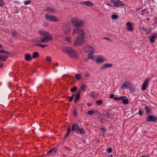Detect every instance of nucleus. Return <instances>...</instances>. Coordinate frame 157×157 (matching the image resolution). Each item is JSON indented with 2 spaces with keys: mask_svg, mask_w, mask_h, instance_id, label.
I'll list each match as a JSON object with an SVG mask.
<instances>
[{
  "mask_svg": "<svg viewBox=\"0 0 157 157\" xmlns=\"http://www.w3.org/2000/svg\"><path fill=\"white\" fill-rule=\"evenodd\" d=\"M40 35L44 38L42 39L37 40L36 41L40 42L46 43L49 40H52V36L48 33L44 31H40L39 32Z\"/></svg>",
  "mask_w": 157,
  "mask_h": 157,
  "instance_id": "1",
  "label": "nucleus"
},
{
  "mask_svg": "<svg viewBox=\"0 0 157 157\" xmlns=\"http://www.w3.org/2000/svg\"><path fill=\"white\" fill-rule=\"evenodd\" d=\"M62 51L68 54L69 56L72 58H76L78 55L77 52L73 48L69 47H66L62 49Z\"/></svg>",
  "mask_w": 157,
  "mask_h": 157,
  "instance_id": "2",
  "label": "nucleus"
},
{
  "mask_svg": "<svg viewBox=\"0 0 157 157\" xmlns=\"http://www.w3.org/2000/svg\"><path fill=\"white\" fill-rule=\"evenodd\" d=\"M71 22L72 24L76 27L78 28H82L85 26V22L78 17L72 18L71 20Z\"/></svg>",
  "mask_w": 157,
  "mask_h": 157,
  "instance_id": "3",
  "label": "nucleus"
},
{
  "mask_svg": "<svg viewBox=\"0 0 157 157\" xmlns=\"http://www.w3.org/2000/svg\"><path fill=\"white\" fill-rule=\"evenodd\" d=\"M85 37L84 36L78 37L74 43V45L75 46H81L84 42Z\"/></svg>",
  "mask_w": 157,
  "mask_h": 157,
  "instance_id": "4",
  "label": "nucleus"
},
{
  "mask_svg": "<svg viewBox=\"0 0 157 157\" xmlns=\"http://www.w3.org/2000/svg\"><path fill=\"white\" fill-rule=\"evenodd\" d=\"M83 51L85 53L88 54H93L95 52L93 48L89 45H86L83 48Z\"/></svg>",
  "mask_w": 157,
  "mask_h": 157,
  "instance_id": "5",
  "label": "nucleus"
},
{
  "mask_svg": "<svg viewBox=\"0 0 157 157\" xmlns=\"http://www.w3.org/2000/svg\"><path fill=\"white\" fill-rule=\"evenodd\" d=\"M77 34L78 36V37L84 36L85 34L84 30H73L72 33V35H74Z\"/></svg>",
  "mask_w": 157,
  "mask_h": 157,
  "instance_id": "6",
  "label": "nucleus"
},
{
  "mask_svg": "<svg viewBox=\"0 0 157 157\" xmlns=\"http://www.w3.org/2000/svg\"><path fill=\"white\" fill-rule=\"evenodd\" d=\"M45 17L47 20L52 22H58L59 20L56 17L47 14H45Z\"/></svg>",
  "mask_w": 157,
  "mask_h": 157,
  "instance_id": "7",
  "label": "nucleus"
},
{
  "mask_svg": "<svg viewBox=\"0 0 157 157\" xmlns=\"http://www.w3.org/2000/svg\"><path fill=\"white\" fill-rule=\"evenodd\" d=\"M110 1L113 4L114 7H118L124 5L123 2L119 0H110Z\"/></svg>",
  "mask_w": 157,
  "mask_h": 157,
  "instance_id": "8",
  "label": "nucleus"
},
{
  "mask_svg": "<svg viewBox=\"0 0 157 157\" xmlns=\"http://www.w3.org/2000/svg\"><path fill=\"white\" fill-rule=\"evenodd\" d=\"M95 59L94 61L97 63H101L103 62L104 61V59L103 57L100 56H95Z\"/></svg>",
  "mask_w": 157,
  "mask_h": 157,
  "instance_id": "9",
  "label": "nucleus"
},
{
  "mask_svg": "<svg viewBox=\"0 0 157 157\" xmlns=\"http://www.w3.org/2000/svg\"><path fill=\"white\" fill-rule=\"evenodd\" d=\"M131 83L130 82L125 81L122 84L121 86V89L128 88L130 87Z\"/></svg>",
  "mask_w": 157,
  "mask_h": 157,
  "instance_id": "10",
  "label": "nucleus"
},
{
  "mask_svg": "<svg viewBox=\"0 0 157 157\" xmlns=\"http://www.w3.org/2000/svg\"><path fill=\"white\" fill-rule=\"evenodd\" d=\"M150 81V79L148 78L144 81L142 87V90H146V88L147 87V86Z\"/></svg>",
  "mask_w": 157,
  "mask_h": 157,
  "instance_id": "11",
  "label": "nucleus"
},
{
  "mask_svg": "<svg viewBox=\"0 0 157 157\" xmlns=\"http://www.w3.org/2000/svg\"><path fill=\"white\" fill-rule=\"evenodd\" d=\"M146 119L147 121L150 122L151 121H155L157 120V118L154 116L149 115L147 116Z\"/></svg>",
  "mask_w": 157,
  "mask_h": 157,
  "instance_id": "12",
  "label": "nucleus"
},
{
  "mask_svg": "<svg viewBox=\"0 0 157 157\" xmlns=\"http://www.w3.org/2000/svg\"><path fill=\"white\" fill-rule=\"evenodd\" d=\"M112 64L111 63H104L101 66L100 69L101 70L105 69V68H109L111 67Z\"/></svg>",
  "mask_w": 157,
  "mask_h": 157,
  "instance_id": "13",
  "label": "nucleus"
},
{
  "mask_svg": "<svg viewBox=\"0 0 157 157\" xmlns=\"http://www.w3.org/2000/svg\"><path fill=\"white\" fill-rule=\"evenodd\" d=\"M157 38V33L153 34L149 38L150 39V42L152 44L153 43L155 40Z\"/></svg>",
  "mask_w": 157,
  "mask_h": 157,
  "instance_id": "14",
  "label": "nucleus"
},
{
  "mask_svg": "<svg viewBox=\"0 0 157 157\" xmlns=\"http://www.w3.org/2000/svg\"><path fill=\"white\" fill-rule=\"evenodd\" d=\"M25 59L27 61H30L32 59V58L30 54H26L24 56Z\"/></svg>",
  "mask_w": 157,
  "mask_h": 157,
  "instance_id": "15",
  "label": "nucleus"
},
{
  "mask_svg": "<svg viewBox=\"0 0 157 157\" xmlns=\"http://www.w3.org/2000/svg\"><path fill=\"white\" fill-rule=\"evenodd\" d=\"M81 3L88 6H94L93 4L91 2L89 1L83 2Z\"/></svg>",
  "mask_w": 157,
  "mask_h": 157,
  "instance_id": "16",
  "label": "nucleus"
},
{
  "mask_svg": "<svg viewBox=\"0 0 157 157\" xmlns=\"http://www.w3.org/2000/svg\"><path fill=\"white\" fill-rule=\"evenodd\" d=\"M127 25V29H133V28L132 23L130 22H128L126 23Z\"/></svg>",
  "mask_w": 157,
  "mask_h": 157,
  "instance_id": "17",
  "label": "nucleus"
},
{
  "mask_svg": "<svg viewBox=\"0 0 157 157\" xmlns=\"http://www.w3.org/2000/svg\"><path fill=\"white\" fill-rule=\"evenodd\" d=\"M7 58V56L0 55V62L6 61Z\"/></svg>",
  "mask_w": 157,
  "mask_h": 157,
  "instance_id": "18",
  "label": "nucleus"
},
{
  "mask_svg": "<svg viewBox=\"0 0 157 157\" xmlns=\"http://www.w3.org/2000/svg\"><path fill=\"white\" fill-rule=\"evenodd\" d=\"M79 126L76 124H74L72 125L71 130L74 131L75 130H78L79 129Z\"/></svg>",
  "mask_w": 157,
  "mask_h": 157,
  "instance_id": "19",
  "label": "nucleus"
},
{
  "mask_svg": "<svg viewBox=\"0 0 157 157\" xmlns=\"http://www.w3.org/2000/svg\"><path fill=\"white\" fill-rule=\"evenodd\" d=\"M53 151H54V153H55L57 151V150L55 147H53L46 153V155H49Z\"/></svg>",
  "mask_w": 157,
  "mask_h": 157,
  "instance_id": "20",
  "label": "nucleus"
},
{
  "mask_svg": "<svg viewBox=\"0 0 157 157\" xmlns=\"http://www.w3.org/2000/svg\"><path fill=\"white\" fill-rule=\"evenodd\" d=\"M92 55L89 54L88 56V58L89 59H92L93 61H94L95 59V57L96 56Z\"/></svg>",
  "mask_w": 157,
  "mask_h": 157,
  "instance_id": "21",
  "label": "nucleus"
},
{
  "mask_svg": "<svg viewBox=\"0 0 157 157\" xmlns=\"http://www.w3.org/2000/svg\"><path fill=\"white\" fill-rule=\"evenodd\" d=\"M46 10L52 13H54L55 12L54 9L49 7H47L46 8Z\"/></svg>",
  "mask_w": 157,
  "mask_h": 157,
  "instance_id": "22",
  "label": "nucleus"
},
{
  "mask_svg": "<svg viewBox=\"0 0 157 157\" xmlns=\"http://www.w3.org/2000/svg\"><path fill=\"white\" fill-rule=\"evenodd\" d=\"M39 56V54L37 52H35L33 54V57L34 59H35Z\"/></svg>",
  "mask_w": 157,
  "mask_h": 157,
  "instance_id": "23",
  "label": "nucleus"
},
{
  "mask_svg": "<svg viewBox=\"0 0 157 157\" xmlns=\"http://www.w3.org/2000/svg\"><path fill=\"white\" fill-rule=\"evenodd\" d=\"M75 96L74 99V102L76 103L79 98L80 96L76 94H75Z\"/></svg>",
  "mask_w": 157,
  "mask_h": 157,
  "instance_id": "24",
  "label": "nucleus"
},
{
  "mask_svg": "<svg viewBox=\"0 0 157 157\" xmlns=\"http://www.w3.org/2000/svg\"><path fill=\"white\" fill-rule=\"evenodd\" d=\"M75 77L77 80H80L81 78V75L79 74H76L75 75Z\"/></svg>",
  "mask_w": 157,
  "mask_h": 157,
  "instance_id": "25",
  "label": "nucleus"
},
{
  "mask_svg": "<svg viewBox=\"0 0 157 157\" xmlns=\"http://www.w3.org/2000/svg\"><path fill=\"white\" fill-rule=\"evenodd\" d=\"M122 102L124 104L126 105L128 103V100L127 98L124 99L122 100Z\"/></svg>",
  "mask_w": 157,
  "mask_h": 157,
  "instance_id": "26",
  "label": "nucleus"
},
{
  "mask_svg": "<svg viewBox=\"0 0 157 157\" xmlns=\"http://www.w3.org/2000/svg\"><path fill=\"white\" fill-rule=\"evenodd\" d=\"M111 17L113 20H116L118 18V16L117 14L112 15Z\"/></svg>",
  "mask_w": 157,
  "mask_h": 157,
  "instance_id": "27",
  "label": "nucleus"
},
{
  "mask_svg": "<svg viewBox=\"0 0 157 157\" xmlns=\"http://www.w3.org/2000/svg\"><path fill=\"white\" fill-rule=\"evenodd\" d=\"M71 37H65L64 38L65 41H67L69 43H71Z\"/></svg>",
  "mask_w": 157,
  "mask_h": 157,
  "instance_id": "28",
  "label": "nucleus"
},
{
  "mask_svg": "<svg viewBox=\"0 0 157 157\" xmlns=\"http://www.w3.org/2000/svg\"><path fill=\"white\" fill-rule=\"evenodd\" d=\"M78 130L80 132L81 134H83L85 132V130L82 128H79V129H78Z\"/></svg>",
  "mask_w": 157,
  "mask_h": 157,
  "instance_id": "29",
  "label": "nucleus"
},
{
  "mask_svg": "<svg viewBox=\"0 0 157 157\" xmlns=\"http://www.w3.org/2000/svg\"><path fill=\"white\" fill-rule=\"evenodd\" d=\"M46 59L48 61H51L52 59L50 56H47L46 57Z\"/></svg>",
  "mask_w": 157,
  "mask_h": 157,
  "instance_id": "30",
  "label": "nucleus"
},
{
  "mask_svg": "<svg viewBox=\"0 0 157 157\" xmlns=\"http://www.w3.org/2000/svg\"><path fill=\"white\" fill-rule=\"evenodd\" d=\"M90 73L88 72H86L85 73V76L86 78H89L90 77Z\"/></svg>",
  "mask_w": 157,
  "mask_h": 157,
  "instance_id": "31",
  "label": "nucleus"
},
{
  "mask_svg": "<svg viewBox=\"0 0 157 157\" xmlns=\"http://www.w3.org/2000/svg\"><path fill=\"white\" fill-rule=\"evenodd\" d=\"M94 112V111L93 110H90L87 112V114L89 115H91Z\"/></svg>",
  "mask_w": 157,
  "mask_h": 157,
  "instance_id": "32",
  "label": "nucleus"
},
{
  "mask_svg": "<svg viewBox=\"0 0 157 157\" xmlns=\"http://www.w3.org/2000/svg\"><path fill=\"white\" fill-rule=\"evenodd\" d=\"M112 115V114L109 113H107L106 114V117L107 118H109Z\"/></svg>",
  "mask_w": 157,
  "mask_h": 157,
  "instance_id": "33",
  "label": "nucleus"
},
{
  "mask_svg": "<svg viewBox=\"0 0 157 157\" xmlns=\"http://www.w3.org/2000/svg\"><path fill=\"white\" fill-rule=\"evenodd\" d=\"M128 88H129L132 92H134L135 91V88L132 87V85L131 83V84L130 87H129Z\"/></svg>",
  "mask_w": 157,
  "mask_h": 157,
  "instance_id": "34",
  "label": "nucleus"
},
{
  "mask_svg": "<svg viewBox=\"0 0 157 157\" xmlns=\"http://www.w3.org/2000/svg\"><path fill=\"white\" fill-rule=\"evenodd\" d=\"M96 103L98 105H100L102 103V101L101 100H98L96 101Z\"/></svg>",
  "mask_w": 157,
  "mask_h": 157,
  "instance_id": "35",
  "label": "nucleus"
},
{
  "mask_svg": "<svg viewBox=\"0 0 157 157\" xmlns=\"http://www.w3.org/2000/svg\"><path fill=\"white\" fill-rule=\"evenodd\" d=\"M86 87V86L85 85H83L81 86V89L82 90L85 91Z\"/></svg>",
  "mask_w": 157,
  "mask_h": 157,
  "instance_id": "36",
  "label": "nucleus"
},
{
  "mask_svg": "<svg viewBox=\"0 0 157 157\" xmlns=\"http://www.w3.org/2000/svg\"><path fill=\"white\" fill-rule=\"evenodd\" d=\"M77 90V88L75 86L74 88H71V90L72 93H73L74 92V91H76Z\"/></svg>",
  "mask_w": 157,
  "mask_h": 157,
  "instance_id": "37",
  "label": "nucleus"
},
{
  "mask_svg": "<svg viewBox=\"0 0 157 157\" xmlns=\"http://www.w3.org/2000/svg\"><path fill=\"white\" fill-rule=\"evenodd\" d=\"M0 52H3L5 54H10V52H7V51H3V50H0Z\"/></svg>",
  "mask_w": 157,
  "mask_h": 157,
  "instance_id": "38",
  "label": "nucleus"
},
{
  "mask_svg": "<svg viewBox=\"0 0 157 157\" xmlns=\"http://www.w3.org/2000/svg\"><path fill=\"white\" fill-rule=\"evenodd\" d=\"M112 149L110 147L108 148L107 151V152L108 153H111L112 152Z\"/></svg>",
  "mask_w": 157,
  "mask_h": 157,
  "instance_id": "39",
  "label": "nucleus"
},
{
  "mask_svg": "<svg viewBox=\"0 0 157 157\" xmlns=\"http://www.w3.org/2000/svg\"><path fill=\"white\" fill-rule=\"evenodd\" d=\"M31 1H29V0L26 1H25V2H24V4L25 5H27L29 4H30L31 3Z\"/></svg>",
  "mask_w": 157,
  "mask_h": 157,
  "instance_id": "40",
  "label": "nucleus"
},
{
  "mask_svg": "<svg viewBox=\"0 0 157 157\" xmlns=\"http://www.w3.org/2000/svg\"><path fill=\"white\" fill-rule=\"evenodd\" d=\"M103 39H104V40H107L108 42H113L112 40H111L110 39L107 38V37L104 38H103Z\"/></svg>",
  "mask_w": 157,
  "mask_h": 157,
  "instance_id": "41",
  "label": "nucleus"
},
{
  "mask_svg": "<svg viewBox=\"0 0 157 157\" xmlns=\"http://www.w3.org/2000/svg\"><path fill=\"white\" fill-rule=\"evenodd\" d=\"M4 5V2L2 0H0V6H2Z\"/></svg>",
  "mask_w": 157,
  "mask_h": 157,
  "instance_id": "42",
  "label": "nucleus"
},
{
  "mask_svg": "<svg viewBox=\"0 0 157 157\" xmlns=\"http://www.w3.org/2000/svg\"><path fill=\"white\" fill-rule=\"evenodd\" d=\"M145 109L146 110V113H147L149 112H150V109L149 108L147 107H145Z\"/></svg>",
  "mask_w": 157,
  "mask_h": 157,
  "instance_id": "43",
  "label": "nucleus"
},
{
  "mask_svg": "<svg viewBox=\"0 0 157 157\" xmlns=\"http://www.w3.org/2000/svg\"><path fill=\"white\" fill-rule=\"evenodd\" d=\"M124 97L123 96H121L119 97L118 98L117 100L120 101L123 98H124Z\"/></svg>",
  "mask_w": 157,
  "mask_h": 157,
  "instance_id": "44",
  "label": "nucleus"
},
{
  "mask_svg": "<svg viewBox=\"0 0 157 157\" xmlns=\"http://www.w3.org/2000/svg\"><path fill=\"white\" fill-rule=\"evenodd\" d=\"M81 93V90H78V91L75 94L79 95L80 96V94Z\"/></svg>",
  "mask_w": 157,
  "mask_h": 157,
  "instance_id": "45",
  "label": "nucleus"
},
{
  "mask_svg": "<svg viewBox=\"0 0 157 157\" xmlns=\"http://www.w3.org/2000/svg\"><path fill=\"white\" fill-rule=\"evenodd\" d=\"M69 99V101H71L73 99V96H70V97H69V98H68Z\"/></svg>",
  "mask_w": 157,
  "mask_h": 157,
  "instance_id": "46",
  "label": "nucleus"
},
{
  "mask_svg": "<svg viewBox=\"0 0 157 157\" xmlns=\"http://www.w3.org/2000/svg\"><path fill=\"white\" fill-rule=\"evenodd\" d=\"M12 35L13 37H15L16 35V32H14L13 33H12Z\"/></svg>",
  "mask_w": 157,
  "mask_h": 157,
  "instance_id": "47",
  "label": "nucleus"
},
{
  "mask_svg": "<svg viewBox=\"0 0 157 157\" xmlns=\"http://www.w3.org/2000/svg\"><path fill=\"white\" fill-rule=\"evenodd\" d=\"M147 11V10L146 9H144L142 10V12H143L142 14H143L144 13H145V12Z\"/></svg>",
  "mask_w": 157,
  "mask_h": 157,
  "instance_id": "48",
  "label": "nucleus"
},
{
  "mask_svg": "<svg viewBox=\"0 0 157 157\" xmlns=\"http://www.w3.org/2000/svg\"><path fill=\"white\" fill-rule=\"evenodd\" d=\"M139 113L141 115H143V112L141 111H139Z\"/></svg>",
  "mask_w": 157,
  "mask_h": 157,
  "instance_id": "49",
  "label": "nucleus"
},
{
  "mask_svg": "<svg viewBox=\"0 0 157 157\" xmlns=\"http://www.w3.org/2000/svg\"><path fill=\"white\" fill-rule=\"evenodd\" d=\"M69 132H68V131H67V133H66V135H65V138H66V137L68 135V134H69Z\"/></svg>",
  "mask_w": 157,
  "mask_h": 157,
  "instance_id": "50",
  "label": "nucleus"
},
{
  "mask_svg": "<svg viewBox=\"0 0 157 157\" xmlns=\"http://www.w3.org/2000/svg\"><path fill=\"white\" fill-rule=\"evenodd\" d=\"M47 46L48 45H42L41 44L40 46L41 47H42V48H44L45 47Z\"/></svg>",
  "mask_w": 157,
  "mask_h": 157,
  "instance_id": "51",
  "label": "nucleus"
},
{
  "mask_svg": "<svg viewBox=\"0 0 157 157\" xmlns=\"http://www.w3.org/2000/svg\"><path fill=\"white\" fill-rule=\"evenodd\" d=\"M114 97V95L113 94H111L110 96V98H113Z\"/></svg>",
  "mask_w": 157,
  "mask_h": 157,
  "instance_id": "52",
  "label": "nucleus"
},
{
  "mask_svg": "<svg viewBox=\"0 0 157 157\" xmlns=\"http://www.w3.org/2000/svg\"><path fill=\"white\" fill-rule=\"evenodd\" d=\"M101 130L104 132L105 131V128H101Z\"/></svg>",
  "mask_w": 157,
  "mask_h": 157,
  "instance_id": "53",
  "label": "nucleus"
},
{
  "mask_svg": "<svg viewBox=\"0 0 157 157\" xmlns=\"http://www.w3.org/2000/svg\"><path fill=\"white\" fill-rule=\"evenodd\" d=\"M118 98L116 97H114L113 99L114 100H117Z\"/></svg>",
  "mask_w": 157,
  "mask_h": 157,
  "instance_id": "54",
  "label": "nucleus"
},
{
  "mask_svg": "<svg viewBox=\"0 0 157 157\" xmlns=\"http://www.w3.org/2000/svg\"><path fill=\"white\" fill-rule=\"evenodd\" d=\"M74 116H75V117H76L77 116V114H76V112L75 111L74 113Z\"/></svg>",
  "mask_w": 157,
  "mask_h": 157,
  "instance_id": "55",
  "label": "nucleus"
},
{
  "mask_svg": "<svg viewBox=\"0 0 157 157\" xmlns=\"http://www.w3.org/2000/svg\"><path fill=\"white\" fill-rule=\"evenodd\" d=\"M70 127L69 126V127L68 128H67V131H68V132H70Z\"/></svg>",
  "mask_w": 157,
  "mask_h": 157,
  "instance_id": "56",
  "label": "nucleus"
},
{
  "mask_svg": "<svg viewBox=\"0 0 157 157\" xmlns=\"http://www.w3.org/2000/svg\"><path fill=\"white\" fill-rule=\"evenodd\" d=\"M35 45L36 46H40L41 44H35Z\"/></svg>",
  "mask_w": 157,
  "mask_h": 157,
  "instance_id": "57",
  "label": "nucleus"
},
{
  "mask_svg": "<svg viewBox=\"0 0 157 157\" xmlns=\"http://www.w3.org/2000/svg\"><path fill=\"white\" fill-rule=\"evenodd\" d=\"M3 65L2 63H0V67L2 68L3 67Z\"/></svg>",
  "mask_w": 157,
  "mask_h": 157,
  "instance_id": "58",
  "label": "nucleus"
},
{
  "mask_svg": "<svg viewBox=\"0 0 157 157\" xmlns=\"http://www.w3.org/2000/svg\"><path fill=\"white\" fill-rule=\"evenodd\" d=\"M55 66L57 67L59 65V64L58 63H56V64H55Z\"/></svg>",
  "mask_w": 157,
  "mask_h": 157,
  "instance_id": "59",
  "label": "nucleus"
},
{
  "mask_svg": "<svg viewBox=\"0 0 157 157\" xmlns=\"http://www.w3.org/2000/svg\"><path fill=\"white\" fill-rule=\"evenodd\" d=\"M106 5L108 6H111V5H110L109 3H107Z\"/></svg>",
  "mask_w": 157,
  "mask_h": 157,
  "instance_id": "60",
  "label": "nucleus"
},
{
  "mask_svg": "<svg viewBox=\"0 0 157 157\" xmlns=\"http://www.w3.org/2000/svg\"><path fill=\"white\" fill-rule=\"evenodd\" d=\"M44 25L45 26H47L48 25V24H47V23L44 24Z\"/></svg>",
  "mask_w": 157,
  "mask_h": 157,
  "instance_id": "61",
  "label": "nucleus"
},
{
  "mask_svg": "<svg viewBox=\"0 0 157 157\" xmlns=\"http://www.w3.org/2000/svg\"><path fill=\"white\" fill-rule=\"evenodd\" d=\"M74 94H73L71 96H73V98H74Z\"/></svg>",
  "mask_w": 157,
  "mask_h": 157,
  "instance_id": "62",
  "label": "nucleus"
},
{
  "mask_svg": "<svg viewBox=\"0 0 157 157\" xmlns=\"http://www.w3.org/2000/svg\"><path fill=\"white\" fill-rule=\"evenodd\" d=\"M2 47V45L0 44V48H1Z\"/></svg>",
  "mask_w": 157,
  "mask_h": 157,
  "instance_id": "63",
  "label": "nucleus"
},
{
  "mask_svg": "<svg viewBox=\"0 0 157 157\" xmlns=\"http://www.w3.org/2000/svg\"><path fill=\"white\" fill-rule=\"evenodd\" d=\"M87 105L89 106H90V103H88Z\"/></svg>",
  "mask_w": 157,
  "mask_h": 157,
  "instance_id": "64",
  "label": "nucleus"
}]
</instances>
